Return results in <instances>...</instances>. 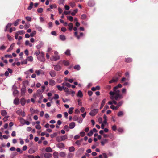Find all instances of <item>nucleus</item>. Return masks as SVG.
<instances>
[{"instance_id":"nucleus-26","label":"nucleus","mask_w":158,"mask_h":158,"mask_svg":"<svg viewBox=\"0 0 158 158\" xmlns=\"http://www.w3.org/2000/svg\"><path fill=\"white\" fill-rule=\"evenodd\" d=\"M15 45V44L14 43H13L10 46V47L8 49L7 51L8 52L11 50L13 48V47Z\"/></svg>"},{"instance_id":"nucleus-63","label":"nucleus","mask_w":158,"mask_h":158,"mask_svg":"<svg viewBox=\"0 0 158 158\" xmlns=\"http://www.w3.org/2000/svg\"><path fill=\"white\" fill-rule=\"evenodd\" d=\"M54 99H57L59 98V96L57 94H55L54 97L53 98Z\"/></svg>"},{"instance_id":"nucleus-3","label":"nucleus","mask_w":158,"mask_h":158,"mask_svg":"<svg viewBox=\"0 0 158 158\" xmlns=\"http://www.w3.org/2000/svg\"><path fill=\"white\" fill-rule=\"evenodd\" d=\"M98 111V109H94L92 110L89 113V114L91 116L95 115Z\"/></svg>"},{"instance_id":"nucleus-42","label":"nucleus","mask_w":158,"mask_h":158,"mask_svg":"<svg viewBox=\"0 0 158 158\" xmlns=\"http://www.w3.org/2000/svg\"><path fill=\"white\" fill-rule=\"evenodd\" d=\"M62 141H64L67 138V136L66 135H64L61 136Z\"/></svg>"},{"instance_id":"nucleus-48","label":"nucleus","mask_w":158,"mask_h":158,"mask_svg":"<svg viewBox=\"0 0 158 158\" xmlns=\"http://www.w3.org/2000/svg\"><path fill=\"white\" fill-rule=\"evenodd\" d=\"M57 87L59 90L61 91L63 89L64 86L61 87L60 85H58L57 86Z\"/></svg>"},{"instance_id":"nucleus-64","label":"nucleus","mask_w":158,"mask_h":158,"mask_svg":"<svg viewBox=\"0 0 158 158\" xmlns=\"http://www.w3.org/2000/svg\"><path fill=\"white\" fill-rule=\"evenodd\" d=\"M78 118H79L78 117L76 116H75L73 118V121H77L78 120Z\"/></svg>"},{"instance_id":"nucleus-19","label":"nucleus","mask_w":158,"mask_h":158,"mask_svg":"<svg viewBox=\"0 0 158 158\" xmlns=\"http://www.w3.org/2000/svg\"><path fill=\"white\" fill-rule=\"evenodd\" d=\"M57 147L59 148H62L64 147V145L62 143H59L57 144Z\"/></svg>"},{"instance_id":"nucleus-29","label":"nucleus","mask_w":158,"mask_h":158,"mask_svg":"<svg viewBox=\"0 0 158 158\" xmlns=\"http://www.w3.org/2000/svg\"><path fill=\"white\" fill-rule=\"evenodd\" d=\"M45 151L48 152H50L52 151V150L50 147H48L46 148Z\"/></svg>"},{"instance_id":"nucleus-24","label":"nucleus","mask_w":158,"mask_h":158,"mask_svg":"<svg viewBox=\"0 0 158 158\" xmlns=\"http://www.w3.org/2000/svg\"><path fill=\"white\" fill-rule=\"evenodd\" d=\"M60 38L62 41H65L66 40V37L64 35H60Z\"/></svg>"},{"instance_id":"nucleus-13","label":"nucleus","mask_w":158,"mask_h":158,"mask_svg":"<svg viewBox=\"0 0 158 158\" xmlns=\"http://www.w3.org/2000/svg\"><path fill=\"white\" fill-rule=\"evenodd\" d=\"M49 83L50 85L53 86L55 85L56 82L54 80L50 79L49 80Z\"/></svg>"},{"instance_id":"nucleus-16","label":"nucleus","mask_w":158,"mask_h":158,"mask_svg":"<svg viewBox=\"0 0 158 158\" xmlns=\"http://www.w3.org/2000/svg\"><path fill=\"white\" fill-rule=\"evenodd\" d=\"M100 89V87L99 86H97L95 87H93L91 90L93 91H95L96 90H99Z\"/></svg>"},{"instance_id":"nucleus-54","label":"nucleus","mask_w":158,"mask_h":158,"mask_svg":"<svg viewBox=\"0 0 158 158\" xmlns=\"http://www.w3.org/2000/svg\"><path fill=\"white\" fill-rule=\"evenodd\" d=\"M50 7L51 9H52L53 8H56L57 6L55 4L51 5H50Z\"/></svg>"},{"instance_id":"nucleus-6","label":"nucleus","mask_w":158,"mask_h":158,"mask_svg":"<svg viewBox=\"0 0 158 158\" xmlns=\"http://www.w3.org/2000/svg\"><path fill=\"white\" fill-rule=\"evenodd\" d=\"M60 58V56L58 55L53 56L51 59V60L54 61H56L58 60Z\"/></svg>"},{"instance_id":"nucleus-50","label":"nucleus","mask_w":158,"mask_h":158,"mask_svg":"<svg viewBox=\"0 0 158 158\" xmlns=\"http://www.w3.org/2000/svg\"><path fill=\"white\" fill-rule=\"evenodd\" d=\"M122 87V85L120 84H119L117 86L114 87V89H118V88H121Z\"/></svg>"},{"instance_id":"nucleus-5","label":"nucleus","mask_w":158,"mask_h":158,"mask_svg":"<svg viewBox=\"0 0 158 158\" xmlns=\"http://www.w3.org/2000/svg\"><path fill=\"white\" fill-rule=\"evenodd\" d=\"M42 89H39L37 90V93L39 94H40L44 92V90L45 88V87L44 85H43L41 87Z\"/></svg>"},{"instance_id":"nucleus-20","label":"nucleus","mask_w":158,"mask_h":158,"mask_svg":"<svg viewBox=\"0 0 158 158\" xmlns=\"http://www.w3.org/2000/svg\"><path fill=\"white\" fill-rule=\"evenodd\" d=\"M21 104L22 106H24L25 104V100L24 98H21Z\"/></svg>"},{"instance_id":"nucleus-51","label":"nucleus","mask_w":158,"mask_h":158,"mask_svg":"<svg viewBox=\"0 0 158 158\" xmlns=\"http://www.w3.org/2000/svg\"><path fill=\"white\" fill-rule=\"evenodd\" d=\"M74 68L75 69H76L77 70H79L80 69V67L79 65H77L75 66Z\"/></svg>"},{"instance_id":"nucleus-43","label":"nucleus","mask_w":158,"mask_h":158,"mask_svg":"<svg viewBox=\"0 0 158 158\" xmlns=\"http://www.w3.org/2000/svg\"><path fill=\"white\" fill-rule=\"evenodd\" d=\"M35 152V151L32 148H30L28 151V153L30 154H32Z\"/></svg>"},{"instance_id":"nucleus-32","label":"nucleus","mask_w":158,"mask_h":158,"mask_svg":"<svg viewBox=\"0 0 158 158\" xmlns=\"http://www.w3.org/2000/svg\"><path fill=\"white\" fill-rule=\"evenodd\" d=\"M124 114L123 111H120L118 113V117H121L124 115Z\"/></svg>"},{"instance_id":"nucleus-55","label":"nucleus","mask_w":158,"mask_h":158,"mask_svg":"<svg viewBox=\"0 0 158 158\" xmlns=\"http://www.w3.org/2000/svg\"><path fill=\"white\" fill-rule=\"evenodd\" d=\"M74 35L78 40L80 39V36L78 35L77 32V31H76L74 32Z\"/></svg>"},{"instance_id":"nucleus-23","label":"nucleus","mask_w":158,"mask_h":158,"mask_svg":"<svg viewBox=\"0 0 158 158\" xmlns=\"http://www.w3.org/2000/svg\"><path fill=\"white\" fill-rule=\"evenodd\" d=\"M77 96L81 98L83 96V94L81 90H79L77 94Z\"/></svg>"},{"instance_id":"nucleus-41","label":"nucleus","mask_w":158,"mask_h":158,"mask_svg":"<svg viewBox=\"0 0 158 158\" xmlns=\"http://www.w3.org/2000/svg\"><path fill=\"white\" fill-rule=\"evenodd\" d=\"M77 11H78V9H77L75 10H74L73 12L71 13V15L72 16H74V15H75L76 13H77Z\"/></svg>"},{"instance_id":"nucleus-47","label":"nucleus","mask_w":158,"mask_h":158,"mask_svg":"<svg viewBox=\"0 0 158 158\" xmlns=\"http://www.w3.org/2000/svg\"><path fill=\"white\" fill-rule=\"evenodd\" d=\"M57 135V134L56 132L54 133L53 134H52L50 135V137L52 138H53L54 137L56 136Z\"/></svg>"},{"instance_id":"nucleus-33","label":"nucleus","mask_w":158,"mask_h":158,"mask_svg":"<svg viewBox=\"0 0 158 158\" xmlns=\"http://www.w3.org/2000/svg\"><path fill=\"white\" fill-rule=\"evenodd\" d=\"M56 140L58 142H60L61 141H63L61 137L60 136H58L56 138Z\"/></svg>"},{"instance_id":"nucleus-8","label":"nucleus","mask_w":158,"mask_h":158,"mask_svg":"<svg viewBox=\"0 0 158 158\" xmlns=\"http://www.w3.org/2000/svg\"><path fill=\"white\" fill-rule=\"evenodd\" d=\"M26 92V87L23 85L21 89V94L22 96H23Z\"/></svg>"},{"instance_id":"nucleus-46","label":"nucleus","mask_w":158,"mask_h":158,"mask_svg":"<svg viewBox=\"0 0 158 158\" xmlns=\"http://www.w3.org/2000/svg\"><path fill=\"white\" fill-rule=\"evenodd\" d=\"M63 63L65 66H68L69 64V62L68 61H66L65 60H64L63 61Z\"/></svg>"},{"instance_id":"nucleus-15","label":"nucleus","mask_w":158,"mask_h":158,"mask_svg":"<svg viewBox=\"0 0 158 158\" xmlns=\"http://www.w3.org/2000/svg\"><path fill=\"white\" fill-rule=\"evenodd\" d=\"M123 102L122 101H121L117 104V106H115V110H117L122 105Z\"/></svg>"},{"instance_id":"nucleus-34","label":"nucleus","mask_w":158,"mask_h":158,"mask_svg":"<svg viewBox=\"0 0 158 158\" xmlns=\"http://www.w3.org/2000/svg\"><path fill=\"white\" fill-rule=\"evenodd\" d=\"M74 109L73 107H71L69 108V109L68 113L69 114H72L73 113V110Z\"/></svg>"},{"instance_id":"nucleus-10","label":"nucleus","mask_w":158,"mask_h":158,"mask_svg":"<svg viewBox=\"0 0 158 158\" xmlns=\"http://www.w3.org/2000/svg\"><path fill=\"white\" fill-rule=\"evenodd\" d=\"M118 80V77H115L113 78L111 80L109 81L110 83H111L113 82H117Z\"/></svg>"},{"instance_id":"nucleus-1","label":"nucleus","mask_w":158,"mask_h":158,"mask_svg":"<svg viewBox=\"0 0 158 158\" xmlns=\"http://www.w3.org/2000/svg\"><path fill=\"white\" fill-rule=\"evenodd\" d=\"M113 90L114 91H110L109 93L110 95V98L111 99H114L116 100H119L123 98V96L120 94V91L118 89H114V87Z\"/></svg>"},{"instance_id":"nucleus-49","label":"nucleus","mask_w":158,"mask_h":158,"mask_svg":"<svg viewBox=\"0 0 158 158\" xmlns=\"http://www.w3.org/2000/svg\"><path fill=\"white\" fill-rule=\"evenodd\" d=\"M69 5L72 8H73L75 6V4L74 2H71L69 3Z\"/></svg>"},{"instance_id":"nucleus-58","label":"nucleus","mask_w":158,"mask_h":158,"mask_svg":"<svg viewBox=\"0 0 158 158\" xmlns=\"http://www.w3.org/2000/svg\"><path fill=\"white\" fill-rule=\"evenodd\" d=\"M37 11L39 13H41L43 11V9L42 8H40L37 9Z\"/></svg>"},{"instance_id":"nucleus-12","label":"nucleus","mask_w":158,"mask_h":158,"mask_svg":"<svg viewBox=\"0 0 158 158\" xmlns=\"http://www.w3.org/2000/svg\"><path fill=\"white\" fill-rule=\"evenodd\" d=\"M35 73L38 76L40 74H44V73L43 71L41 69L36 70L35 71Z\"/></svg>"},{"instance_id":"nucleus-36","label":"nucleus","mask_w":158,"mask_h":158,"mask_svg":"<svg viewBox=\"0 0 158 158\" xmlns=\"http://www.w3.org/2000/svg\"><path fill=\"white\" fill-rule=\"evenodd\" d=\"M19 35H22L25 33V32L23 30L19 31L17 32Z\"/></svg>"},{"instance_id":"nucleus-18","label":"nucleus","mask_w":158,"mask_h":158,"mask_svg":"<svg viewBox=\"0 0 158 158\" xmlns=\"http://www.w3.org/2000/svg\"><path fill=\"white\" fill-rule=\"evenodd\" d=\"M14 103L15 105H18L19 103V99L18 98H15L14 100Z\"/></svg>"},{"instance_id":"nucleus-28","label":"nucleus","mask_w":158,"mask_h":158,"mask_svg":"<svg viewBox=\"0 0 158 158\" xmlns=\"http://www.w3.org/2000/svg\"><path fill=\"white\" fill-rule=\"evenodd\" d=\"M125 61L126 62H130L132 61V59L131 58H126Z\"/></svg>"},{"instance_id":"nucleus-22","label":"nucleus","mask_w":158,"mask_h":158,"mask_svg":"<svg viewBox=\"0 0 158 158\" xmlns=\"http://www.w3.org/2000/svg\"><path fill=\"white\" fill-rule=\"evenodd\" d=\"M105 102H106V99H104L102 101V103H101V106H100V109H102L105 103Z\"/></svg>"},{"instance_id":"nucleus-57","label":"nucleus","mask_w":158,"mask_h":158,"mask_svg":"<svg viewBox=\"0 0 158 158\" xmlns=\"http://www.w3.org/2000/svg\"><path fill=\"white\" fill-rule=\"evenodd\" d=\"M16 113L19 115H21L23 113V111L22 110H19L17 111Z\"/></svg>"},{"instance_id":"nucleus-62","label":"nucleus","mask_w":158,"mask_h":158,"mask_svg":"<svg viewBox=\"0 0 158 158\" xmlns=\"http://www.w3.org/2000/svg\"><path fill=\"white\" fill-rule=\"evenodd\" d=\"M66 92V93H67V92H69V89H68V88H66V87H64V88H63V89Z\"/></svg>"},{"instance_id":"nucleus-44","label":"nucleus","mask_w":158,"mask_h":158,"mask_svg":"<svg viewBox=\"0 0 158 158\" xmlns=\"http://www.w3.org/2000/svg\"><path fill=\"white\" fill-rule=\"evenodd\" d=\"M109 108V107L107 105H106L104 107V108L103 109V110L102 112V113H104L105 111L107 109H108V108Z\"/></svg>"},{"instance_id":"nucleus-53","label":"nucleus","mask_w":158,"mask_h":158,"mask_svg":"<svg viewBox=\"0 0 158 158\" xmlns=\"http://www.w3.org/2000/svg\"><path fill=\"white\" fill-rule=\"evenodd\" d=\"M93 133V132L92 130H91L87 134V135L89 136H92Z\"/></svg>"},{"instance_id":"nucleus-21","label":"nucleus","mask_w":158,"mask_h":158,"mask_svg":"<svg viewBox=\"0 0 158 158\" xmlns=\"http://www.w3.org/2000/svg\"><path fill=\"white\" fill-rule=\"evenodd\" d=\"M82 141V139H81L80 140H77L76 142L75 143L77 145H80L81 144Z\"/></svg>"},{"instance_id":"nucleus-30","label":"nucleus","mask_w":158,"mask_h":158,"mask_svg":"<svg viewBox=\"0 0 158 158\" xmlns=\"http://www.w3.org/2000/svg\"><path fill=\"white\" fill-rule=\"evenodd\" d=\"M33 3L32 2H31L30 3V4L29 6L27 8V9L28 10H31L33 6Z\"/></svg>"},{"instance_id":"nucleus-31","label":"nucleus","mask_w":158,"mask_h":158,"mask_svg":"<svg viewBox=\"0 0 158 158\" xmlns=\"http://www.w3.org/2000/svg\"><path fill=\"white\" fill-rule=\"evenodd\" d=\"M66 153L64 152H61L60 153V156L61 157H64L66 156Z\"/></svg>"},{"instance_id":"nucleus-25","label":"nucleus","mask_w":158,"mask_h":158,"mask_svg":"<svg viewBox=\"0 0 158 158\" xmlns=\"http://www.w3.org/2000/svg\"><path fill=\"white\" fill-rule=\"evenodd\" d=\"M1 114L3 116H4L7 114V113L6 111L4 110H2L1 112Z\"/></svg>"},{"instance_id":"nucleus-11","label":"nucleus","mask_w":158,"mask_h":158,"mask_svg":"<svg viewBox=\"0 0 158 158\" xmlns=\"http://www.w3.org/2000/svg\"><path fill=\"white\" fill-rule=\"evenodd\" d=\"M44 156L45 158H49L52 156V155L49 153H46L44 154Z\"/></svg>"},{"instance_id":"nucleus-39","label":"nucleus","mask_w":158,"mask_h":158,"mask_svg":"<svg viewBox=\"0 0 158 158\" xmlns=\"http://www.w3.org/2000/svg\"><path fill=\"white\" fill-rule=\"evenodd\" d=\"M35 27L38 31H42V29L40 27L37 25H35Z\"/></svg>"},{"instance_id":"nucleus-59","label":"nucleus","mask_w":158,"mask_h":158,"mask_svg":"<svg viewBox=\"0 0 158 158\" xmlns=\"http://www.w3.org/2000/svg\"><path fill=\"white\" fill-rule=\"evenodd\" d=\"M86 15L85 14H83L81 16V18L82 19H85L86 18Z\"/></svg>"},{"instance_id":"nucleus-40","label":"nucleus","mask_w":158,"mask_h":158,"mask_svg":"<svg viewBox=\"0 0 158 158\" xmlns=\"http://www.w3.org/2000/svg\"><path fill=\"white\" fill-rule=\"evenodd\" d=\"M67 18L70 21L72 22L73 21V18L71 16H67Z\"/></svg>"},{"instance_id":"nucleus-9","label":"nucleus","mask_w":158,"mask_h":158,"mask_svg":"<svg viewBox=\"0 0 158 158\" xmlns=\"http://www.w3.org/2000/svg\"><path fill=\"white\" fill-rule=\"evenodd\" d=\"M50 75L52 77H55L56 75V72L54 70H51L49 72Z\"/></svg>"},{"instance_id":"nucleus-60","label":"nucleus","mask_w":158,"mask_h":158,"mask_svg":"<svg viewBox=\"0 0 158 158\" xmlns=\"http://www.w3.org/2000/svg\"><path fill=\"white\" fill-rule=\"evenodd\" d=\"M26 19L28 21H30L31 20V18L29 16L26 17Z\"/></svg>"},{"instance_id":"nucleus-35","label":"nucleus","mask_w":158,"mask_h":158,"mask_svg":"<svg viewBox=\"0 0 158 158\" xmlns=\"http://www.w3.org/2000/svg\"><path fill=\"white\" fill-rule=\"evenodd\" d=\"M69 150L70 152H74L75 150V148L73 146L70 147L69 148Z\"/></svg>"},{"instance_id":"nucleus-14","label":"nucleus","mask_w":158,"mask_h":158,"mask_svg":"<svg viewBox=\"0 0 158 158\" xmlns=\"http://www.w3.org/2000/svg\"><path fill=\"white\" fill-rule=\"evenodd\" d=\"M75 126V123L74 122H73L70 123L69 125V128L70 129L73 128Z\"/></svg>"},{"instance_id":"nucleus-61","label":"nucleus","mask_w":158,"mask_h":158,"mask_svg":"<svg viewBox=\"0 0 158 158\" xmlns=\"http://www.w3.org/2000/svg\"><path fill=\"white\" fill-rule=\"evenodd\" d=\"M73 156V155L72 153H69L68 154V157L69 158H71Z\"/></svg>"},{"instance_id":"nucleus-7","label":"nucleus","mask_w":158,"mask_h":158,"mask_svg":"<svg viewBox=\"0 0 158 158\" xmlns=\"http://www.w3.org/2000/svg\"><path fill=\"white\" fill-rule=\"evenodd\" d=\"M88 4L90 7H93L95 5V3L93 0H90L88 2Z\"/></svg>"},{"instance_id":"nucleus-56","label":"nucleus","mask_w":158,"mask_h":158,"mask_svg":"<svg viewBox=\"0 0 158 158\" xmlns=\"http://www.w3.org/2000/svg\"><path fill=\"white\" fill-rule=\"evenodd\" d=\"M27 60L28 61H30L31 62L33 60V58L31 56H29L27 57Z\"/></svg>"},{"instance_id":"nucleus-17","label":"nucleus","mask_w":158,"mask_h":158,"mask_svg":"<svg viewBox=\"0 0 158 158\" xmlns=\"http://www.w3.org/2000/svg\"><path fill=\"white\" fill-rule=\"evenodd\" d=\"M68 26L69 27V31H71L72 30L73 27V23H69L68 24Z\"/></svg>"},{"instance_id":"nucleus-4","label":"nucleus","mask_w":158,"mask_h":158,"mask_svg":"<svg viewBox=\"0 0 158 158\" xmlns=\"http://www.w3.org/2000/svg\"><path fill=\"white\" fill-rule=\"evenodd\" d=\"M53 66L54 67V69L56 71H60L61 69V66L58 64L56 65H53Z\"/></svg>"},{"instance_id":"nucleus-38","label":"nucleus","mask_w":158,"mask_h":158,"mask_svg":"<svg viewBox=\"0 0 158 158\" xmlns=\"http://www.w3.org/2000/svg\"><path fill=\"white\" fill-rule=\"evenodd\" d=\"M20 20V19H18L16 21H15L14 23V25L15 26H17L19 23V22Z\"/></svg>"},{"instance_id":"nucleus-27","label":"nucleus","mask_w":158,"mask_h":158,"mask_svg":"<svg viewBox=\"0 0 158 158\" xmlns=\"http://www.w3.org/2000/svg\"><path fill=\"white\" fill-rule=\"evenodd\" d=\"M108 142V140L106 139H103V141H101V145L102 146L104 145L105 144L107 143Z\"/></svg>"},{"instance_id":"nucleus-45","label":"nucleus","mask_w":158,"mask_h":158,"mask_svg":"<svg viewBox=\"0 0 158 158\" xmlns=\"http://www.w3.org/2000/svg\"><path fill=\"white\" fill-rule=\"evenodd\" d=\"M70 51L69 49H67L65 52V54L68 56L70 55Z\"/></svg>"},{"instance_id":"nucleus-52","label":"nucleus","mask_w":158,"mask_h":158,"mask_svg":"<svg viewBox=\"0 0 158 158\" xmlns=\"http://www.w3.org/2000/svg\"><path fill=\"white\" fill-rule=\"evenodd\" d=\"M36 31H33L30 34V36L31 37H33L34 36V35L36 34Z\"/></svg>"},{"instance_id":"nucleus-2","label":"nucleus","mask_w":158,"mask_h":158,"mask_svg":"<svg viewBox=\"0 0 158 158\" xmlns=\"http://www.w3.org/2000/svg\"><path fill=\"white\" fill-rule=\"evenodd\" d=\"M44 53L43 52H41L39 56L38 57V59L41 62H44L45 60L44 57Z\"/></svg>"},{"instance_id":"nucleus-37","label":"nucleus","mask_w":158,"mask_h":158,"mask_svg":"<svg viewBox=\"0 0 158 158\" xmlns=\"http://www.w3.org/2000/svg\"><path fill=\"white\" fill-rule=\"evenodd\" d=\"M11 23H9L6 26L5 29V31H7V29L11 27Z\"/></svg>"}]
</instances>
